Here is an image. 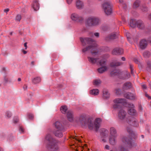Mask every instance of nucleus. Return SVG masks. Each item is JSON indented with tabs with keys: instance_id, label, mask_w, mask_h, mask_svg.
Here are the masks:
<instances>
[{
	"instance_id": "aec40b11",
	"label": "nucleus",
	"mask_w": 151,
	"mask_h": 151,
	"mask_svg": "<svg viewBox=\"0 0 151 151\" xmlns=\"http://www.w3.org/2000/svg\"><path fill=\"white\" fill-rule=\"evenodd\" d=\"M116 136H112L110 135V136L109 137V140L110 143L111 144L114 145L115 143V137Z\"/></svg>"
},
{
	"instance_id": "4d7b16f0",
	"label": "nucleus",
	"mask_w": 151,
	"mask_h": 151,
	"mask_svg": "<svg viewBox=\"0 0 151 151\" xmlns=\"http://www.w3.org/2000/svg\"><path fill=\"white\" fill-rule=\"evenodd\" d=\"M105 148L106 149H109V146L108 145H106L105 146Z\"/></svg>"
},
{
	"instance_id": "412c9836",
	"label": "nucleus",
	"mask_w": 151,
	"mask_h": 151,
	"mask_svg": "<svg viewBox=\"0 0 151 151\" xmlns=\"http://www.w3.org/2000/svg\"><path fill=\"white\" fill-rule=\"evenodd\" d=\"M88 61L92 63H95L97 61V59L91 57H88Z\"/></svg>"
},
{
	"instance_id": "f3484780",
	"label": "nucleus",
	"mask_w": 151,
	"mask_h": 151,
	"mask_svg": "<svg viewBox=\"0 0 151 151\" xmlns=\"http://www.w3.org/2000/svg\"><path fill=\"white\" fill-rule=\"evenodd\" d=\"M76 6L78 9H82L83 6V3L82 1L79 0H78L76 1Z\"/></svg>"
},
{
	"instance_id": "1a4fd4ad",
	"label": "nucleus",
	"mask_w": 151,
	"mask_h": 151,
	"mask_svg": "<svg viewBox=\"0 0 151 151\" xmlns=\"http://www.w3.org/2000/svg\"><path fill=\"white\" fill-rule=\"evenodd\" d=\"M70 17L72 20L77 22H80L83 19V17L79 16L78 14L75 13L72 14Z\"/></svg>"
},
{
	"instance_id": "69168bd1",
	"label": "nucleus",
	"mask_w": 151,
	"mask_h": 151,
	"mask_svg": "<svg viewBox=\"0 0 151 151\" xmlns=\"http://www.w3.org/2000/svg\"><path fill=\"white\" fill-rule=\"evenodd\" d=\"M102 141L103 142H106V140L105 139H102Z\"/></svg>"
},
{
	"instance_id": "423d86ee",
	"label": "nucleus",
	"mask_w": 151,
	"mask_h": 151,
	"mask_svg": "<svg viewBox=\"0 0 151 151\" xmlns=\"http://www.w3.org/2000/svg\"><path fill=\"white\" fill-rule=\"evenodd\" d=\"M45 139L48 142L49 144V147L52 149L57 150L58 149L57 145L56 143L55 140L53 139L51 137L50 134H48L45 137Z\"/></svg>"
},
{
	"instance_id": "bf43d9fd",
	"label": "nucleus",
	"mask_w": 151,
	"mask_h": 151,
	"mask_svg": "<svg viewBox=\"0 0 151 151\" xmlns=\"http://www.w3.org/2000/svg\"><path fill=\"white\" fill-rule=\"evenodd\" d=\"M22 52L24 54H26L27 53V52L24 50H22Z\"/></svg>"
},
{
	"instance_id": "ea45409f",
	"label": "nucleus",
	"mask_w": 151,
	"mask_h": 151,
	"mask_svg": "<svg viewBox=\"0 0 151 151\" xmlns=\"http://www.w3.org/2000/svg\"><path fill=\"white\" fill-rule=\"evenodd\" d=\"M141 10L143 12L146 11L147 10V8L145 6H143L141 8Z\"/></svg>"
},
{
	"instance_id": "6e6d98bb",
	"label": "nucleus",
	"mask_w": 151,
	"mask_h": 151,
	"mask_svg": "<svg viewBox=\"0 0 151 151\" xmlns=\"http://www.w3.org/2000/svg\"><path fill=\"white\" fill-rule=\"evenodd\" d=\"M145 96L148 97L149 99H151V97H150L148 96V95L147 94H145Z\"/></svg>"
},
{
	"instance_id": "79ce46f5",
	"label": "nucleus",
	"mask_w": 151,
	"mask_h": 151,
	"mask_svg": "<svg viewBox=\"0 0 151 151\" xmlns=\"http://www.w3.org/2000/svg\"><path fill=\"white\" fill-rule=\"evenodd\" d=\"M19 119L17 118H14V119L13 122L14 123H16L18 122Z\"/></svg>"
},
{
	"instance_id": "f03ea898",
	"label": "nucleus",
	"mask_w": 151,
	"mask_h": 151,
	"mask_svg": "<svg viewBox=\"0 0 151 151\" xmlns=\"http://www.w3.org/2000/svg\"><path fill=\"white\" fill-rule=\"evenodd\" d=\"M113 107L114 109L118 108L120 107V104H122L123 105L129 108L128 113L131 115H135L136 113V111L134 108L133 104H129L126 102L125 100L122 99H117L114 100Z\"/></svg>"
},
{
	"instance_id": "680f3d73",
	"label": "nucleus",
	"mask_w": 151,
	"mask_h": 151,
	"mask_svg": "<svg viewBox=\"0 0 151 151\" xmlns=\"http://www.w3.org/2000/svg\"><path fill=\"white\" fill-rule=\"evenodd\" d=\"M122 60L123 61H125V58L124 57H122Z\"/></svg>"
},
{
	"instance_id": "f704fd0d",
	"label": "nucleus",
	"mask_w": 151,
	"mask_h": 151,
	"mask_svg": "<svg viewBox=\"0 0 151 151\" xmlns=\"http://www.w3.org/2000/svg\"><path fill=\"white\" fill-rule=\"evenodd\" d=\"M21 19V16L20 15H17L16 17V20L20 21Z\"/></svg>"
},
{
	"instance_id": "338daca9",
	"label": "nucleus",
	"mask_w": 151,
	"mask_h": 151,
	"mask_svg": "<svg viewBox=\"0 0 151 151\" xmlns=\"http://www.w3.org/2000/svg\"><path fill=\"white\" fill-rule=\"evenodd\" d=\"M74 146H75V147H76V146L75 145H73L71 146V148H74Z\"/></svg>"
},
{
	"instance_id": "58836bf2",
	"label": "nucleus",
	"mask_w": 151,
	"mask_h": 151,
	"mask_svg": "<svg viewBox=\"0 0 151 151\" xmlns=\"http://www.w3.org/2000/svg\"><path fill=\"white\" fill-rule=\"evenodd\" d=\"M138 124L137 121L134 120V124L133 125L134 127H137L138 126Z\"/></svg>"
},
{
	"instance_id": "37998d69",
	"label": "nucleus",
	"mask_w": 151,
	"mask_h": 151,
	"mask_svg": "<svg viewBox=\"0 0 151 151\" xmlns=\"http://www.w3.org/2000/svg\"><path fill=\"white\" fill-rule=\"evenodd\" d=\"M120 90L119 89H116L115 90V92L117 95L119 94Z\"/></svg>"
},
{
	"instance_id": "20e7f679",
	"label": "nucleus",
	"mask_w": 151,
	"mask_h": 151,
	"mask_svg": "<svg viewBox=\"0 0 151 151\" xmlns=\"http://www.w3.org/2000/svg\"><path fill=\"white\" fill-rule=\"evenodd\" d=\"M100 22L99 19L94 17H88L86 21V24L89 26H94L98 25Z\"/></svg>"
},
{
	"instance_id": "6ab92c4d",
	"label": "nucleus",
	"mask_w": 151,
	"mask_h": 151,
	"mask_svg": "<svg viewBox=\"0 0 151 151\" xmlns=\"http://www.w3.org/2000/svg\"><path fill=\"white\" fill-rule=\"evenodd\" d=\"M131 83L129 82H127L124 84L123 87V89H127L131 88Z\"/></svg>"
},
{
	"instance_id": "0e129e2a",
	"label": "nucleus",
	"mask_w": 151,
	"mask_h": 151,
	"mask_svg": "<svg viewBox=\"0 0 151 151\" xmlns=\"http://www.w3.org/2000/svg\"><path fill=\"white\" fill-rule=\"evenodd\" d=\"M148 18L150 19H151V14L149 16Z\"/></svg>"
},
{
	"instance_id": "13d9d810",
	"label": "nucleus",
	"mask_w": 151,
	"mask_h": 151,
	"mask_svg": "<svg viewBox=\"0 0 151 151\" xmlns=\"http://www.w3.org/2000/svg\"><path fill=\"white\" fill-rule=\"evenodd\" d=\"M148 42L150 43L151 45V37L149 39Z\"/></svg>"
},
{
	"instance_id": "e433bc0d",
	"label": "nucleus",
	"mask_w": 151,
	"mask_h": 151,
	"mask_svg": "<svg viewBox=\"0 0 151 151\" xmlns=\"http://www.w3.org/2000/svg\"><path fill=\"white\" fill-rule=\"evenodd\" d=\"M73 138L76 140V141H77L78 142H81V140L79 139V138L75 136L74 137H73Z\"/></svg>"
},
{
	"instance_id": "603ef678",
	"label": "nucleus",
	"mask_w": 151,
	"mask_h": 151,
	"mask_svg": "<svg viewBox=\"0 0 151 151\" xmlns=\"http://www.w3.org/2000/svg\"><path fill=\"white\" fill-rule=\"evenodd\" d=\"M148 66L149 67H151V63L149 62L147 63Z\"/></svg>"
},
{
	"instance_id": "473e14b6",
	"label": "nucleus",
	"mask_w": 151,
	"mask_h": 151,
	"mask_svg": "<svg viewBox=\"0 0 151 151\" xmlns=\"http://www.w3.org/2000/svg\"><path fill=\"white\" fill-rule=\"evenodd\" d=\"M150 55V53L148 52H145L143 54V55L145 57H148Z\"/></svg>"
},
{
	"instance_id": "72a5a7b5",
	"label": "nucleus",
	"mask_w": 151,
	"mask_h": 151,
	"mask_svg": "<svg viewBox=\"0 0 151 151\" xmlns=\"http://www.w3.org/2000/svg\"><path fill=\"white\" fill-rule=\"evenodd\" d=\"M83 147L79 146L78 147L76 148L75 149V151H83Z\"/></svg>"
},
{
	"instance_id": "a878e982",
	"label": "nucleus",
	"mask_w": 151,
	"mask_h": 151,
	"mask_svg": "<svg viewBox=\"0 0 151 151\" xmlns=\"http://www.w3.org/2000/svg\"><path fill=\"white\" fill-rule=\"evenodd\" d=\"M99 93V91L98 89H93L90 91L91 93L94 95H98Z\"/></svg>"
},
{
	"instance_id": "49530a36",
	"label": "nucleus",
	"mask_w": 151,
	"mask_h": 151,
	"mask_svg": "<svg viewBox=\"0 0 151 151\" xmlns=\"http://www.w3.org/2000/svg\"><path fill=\"white\" fill-rule=\"evenodd\" d=\"M122 21L124 22V23H125L126 22V19H125V17H122Z\"/></svg>"
},
{
	"instance_id": "052dcab7",
	"label": "nucleus",
	"mask_w": 151,
	"mask_h": 151,
	"mask_svg": "<svg viewBox=\"0 0 151 151\" xmlns=\"http://www.w3.org/2000/svg\"><path fill=\"white\" fill-rule=\"evenodd\" d=\"M27 86L26 85H24V86H23V88L24 89H25L27 88Z\"/></svg>"
},
{
	"instance_id": "bb28decb",
	"label": "nucleus",
	"mask_w": 151,
	"mask_h": 151,
	"mask_svg": "<svg viewBox=\"0 0 151 151\" xmlns=\"http://www.w3.org/2000/svg\"><path fill=\"white\" fill-rule=\"evenodd\" d=\"M41 81V79L40 77H37L36 78H34L32 80V82L33 83H37Z\"/></svg>"
},
{
	"instance_id": "2eb2a0df",
	"label": "nucleus",
	"mask_w": 151,
	"mask_h": 151,
	"mask_svg": "<svg viewBox=\"0 0 151 151\" xmlns=\"http://www.w3.org/2000/svg\"><path fill=\"white\" fill-rule=\"evenodd\" d=\"M124 96L127 99H135V96L133 94L128 93H126L124 94Z\"/></svg>"
},
{
	"instance_id": "b1692460",
	"label": "nucleus",
	"mask_w": 151,
	"mask_h": 151,
	"mask_svg": "<svg viewBox=\"0 0 151 151\" xmlns=\"http://www.w3.org/2000/svg\"><path fill=\"white\" fill-rule=\"evenodd\" d=\"M103 97L105 98H107L109 96V94L106 90H104L103 91Z\"/></svg>"
},
{
	"instance_id": "de8ad7c7",
	"label": "nucleus",
	"mask_w": 151,
	"mask_h": 151,
	"mask_svg": "<svg viewBox=\"0 0 151 151\" xmlns=\"http://www.w3.org/2000/svg\"><path fill=\"white\" fill-rule=\"evenodd\" d=\"M142 86L143 89H146L147 86L145 84H143L142 85Z\"/></svg>"
},
{
	"instance_id": "a211bd4d",
	"label": "nucleus",
	"mask_w": 151,
	"mask_h": 151,
	"mask_svg": "<svg viewBox=\"0 0 151 151\" xmlns=\"http://www.w3.org/2000/svg\"><path fill=\"white\" fill-rule=\"evenodd\" d=\"M110 135L112 136H116V131L115 129L113 127H111L110 129Z\"/></svg>"
},
{
	"instance_id": "cd10ccee",
	"label": "nucleus",
	"mask_w": 151,
	"mask_h": 151,
	"mask_svg": "<svg viewBox=\"0 0 151 151\" xmlns=\"http://www.w3.org/2000/svg\"><path fill=\"white\" fill-rule=\"evenodd\" d=\"M122 63L119 62L114 63L112 62L111 64V66L112 67H114L115 66H118L122 65Z\"/></svg>"
},
{
	"instance_id": "e2e57ef3",
	"label": "nucleus",
	"mask_w": 151,
	"mask_h": 151,
	"mask_svg": "<svg viewBox=\"0 0 151 151\" xmlns=\"http://www.w3.org/2000/svg\"><path fill=\"white\" fill-rule=\"evenodd\" d=\"M123 2V0H119V2L122 4V2Z\"/></svg>"
},
{
	"instance_id": "c756f323",
	"label": "nucleus",
	"mask_w": 151,
	"mask_h": 151,
	"mask_svg": "<svg viewBox=\"0 0 151 151\" xmlns=\"http://www.w3.org/2000/svg\"><path fill=\"white\" fill-rule=\"evenodd\" d=\"M101 83V81L100 80L96 79L94 81L93 84L97 86L100 84Z\"/></svg>"
},
{
	"instance_id": "c03bdc74",
	"label": "nucleus",
	"mask_w": 151,
	"mask_h": 151,
	"mask_svg": "<svg viewBox=\"0 0 151 151\" xmlns=\"http://www.w3.org/2000/svg\"><path fill=\"white\" fill-rule=\"evenodd\" d=\"M28 116L29 118L30 119H32L33 117V115L31 114H28Z\"/></svg>"
},
{
	"instance_id": "3c124183",
	"label": "nucleus",
	"mask_w": 151,
	"mask_h": 151,
	"mask_svg": "<svg viewBox=\"0 0 151 151\" xmlns=\"http://www.w3.org/2000/svg\"><path fill=\"white\" fill-rule=\"evenodd\" d=\"M95 36L97 37H98L99 36V34L98 33H95L94 34Z\"/></svg>"
},
{
	"instance_id": "f257e3e1",
	"label": "nucleus",
	"mask_w": 151,
	"mask_h": 151,
	"mask_svg": "<svg viewBox=\"0 0 151 151\" xmlns=\"http://www.w3.org/2000/svg\"><path fill=\"white\" fill-rule=\"evenodd\" d=\"M80 40L83 45L86 44H91L87 47L83 49V52L90 50L91 54L93 55H96L99 54V51L96 48L97 44L93 40L88 38H81Z\"/></svg>"
},
{
	"instance_id": "c85d7f7f",
	"label": "nucleus",
	"mask_w": 151,
	"mask_h": 151,
	"mask_svg": "<svg viewBox=\"0 0 151 151\" xmlns=\"http://www.w3.org/2000/svg\"><path fill=\"white\" fill-rule=\"evenodd\" d=\"M139 0H137L134 3L133 5L134 8H136L138 7L139 5Z\"/></svg>"
},
{
	"instance_id": "a19ab883",
	"label": "nucleus",
	"mask_w": 151,
	"mask_h": 151,
	"mask_svg": "<svg viewBox=\"0 0 151 151\" xmlns=\"http://www.w3.org/2000/svg\"><path fill=\"white\" fill-rule=\"evenodd\" d=\"M126 36L127 37V39L129 41V39H130V35L129 33L127 32L126 34Z\"/></svg>"
},
{
	"instance_id": "864d4df0",
	"label": "nucleus",
	"mask_w": 151,
	"mask_h": 151,
	"mask_svg": "<svg viewBox=\"0 0 151 151\" xmlns=\"http://www.w3.org/2000/svg\"><path fill=\"white\" fill-rule=\"evenodd\" d=\"M27 42H25L24 43V47H25V49L26 50L27 49Z\"/></svg>"
},
{
	"instance_id": "2f4dec72",
	"label": "nucleus",
	"mask_w": 151,
	"mask_h": 151,
	"mask_svg": "<svg viewBox=\"0 0 151 151\" xmlns=\"http://www.w3.org/2000/svg\"><path fill=\"white\" fill-rule=\"evenodd\" d=\"M54 125L56 128L59 129L61 125V124L59 121H57L55 123Z\"/></svg>"
},
{
	"instance_id": "4c0bfd02",
	"label": "nucleus",
	"mask_w": 151,
	"mask_h": 151,
	"mask_svg": "<svg viewBox=\"0 0 151 151\" xmlns=\"http://www.w3.org/2000/svg\"><path fill=\"white\" fill-rule=\"evenodd\" d=\"M11 114L10 112L7 111L6 113V116L8 118H9L11 116Z\"/></svg>"
},
{
	"instance_id": "ddd939ff",
	"label": "nucleus",
	"mask_w": 151,
	"mask_h": 151,
	"mask_svg": "<svg viewBox=\"0 0 151 151\" xmlns=\"http://www.w3.org/2000/svg\"><path fill=\"white\" fill-rule=\"evenodd\" d=\"M123 141L125 144L128 147H130L132 145V142L131 140L127 138H124L123 139Z\"/></svg>"
},
{
	"instance_id": "774afa93",
	"label": "nucleus",
	"mask_w": 151,
	"mask_h": 151,
	"mask_svg": "<svg viewBox=\"0 0 151 151\" xmlns=\"http://www.w3.org/2000/svg\"><path fill=\"white\" fill-rule=\"evenodd\" d=\"M127 131H128V132L129 133H130L131 132L130 130H129V129H127Z\"/></svg>"
},
{
	"instance_id": "0eeeda50",
	"label": "nucleus",
	"mask_w": 151,
	"mask_h": 151,
	"mask_svg": "<svg viewBox=\"0 0 151 151\" xmlns=\"http://www.w3.org/2000/svg\"><path fill=\"white\" fill-rule=\"evenodd\" d=\"M129 25L132 27H134L137 26L138 28L141 29H143L144 27V24L142 21L138 20L136 21L135 20L133 19L130 20Z\"/></svg>"
},
{
	"instance_id": "dca6fc26",
	"label": "nucleus",
	"mask_w": 151,
	"mask_h": 151,
	"mask_svg": "<svg viewBox=\"0 0 151 151\" xmlns=\"http://www.w3.org/2000/svg\"><path fill=\"white\" fill-rule=\"evenodd\" d=\"M67 115L68 120L70 121H72L73 120V116L72 112L70 111H68Z\"/></svg>"
},
{
	"instance_id": "7c9ffc66",
	"label": "nucleus",
	"mask_w": 151,
	"mask_h": 151,
	"mask_svg": "<svg viewBox=\"0 0 151 151\" xmlns=\"http://www.w3.org/2000/svg\"><path fill=\"white\" fill-rule=\"evenodd\" d=\"M100 65L101 66H104L105 65V60L104 59L101 60L99 63Z\"/></svg>"
},
{
	"instance_id": "4468645a",
	"label": "nucleus",
	"mask_w": 151,
	"mask_h": 151,
	"mask_svg": "<svg viewBox=\"0 0 151 151\" xmlns=\"http://www.w3.org/2000/svg\"><path fill=\"white\" fill-rule=\"evenodd\" d=\"M32 7L34 10L35 11L38 10L39 8V4L37 1H34L32 4Z\"/></svg>"
},
{
	"instance_id": "9b49d317",
	"label": "nucleus",
	"mask_w": 151,
	"mask_h": 151,
	"mask_svg": "<svg viewBox=\"0 0 151 151\" xmlns=\"http://www.w3.org/2000/svg\"><path fill=\"white\" fill-rule=\"evenodd\" d=\"M147 45V42L145 40H142L140 41L139 44L140 48L142 49H145Z\"/></svg>"
},
{
	"instance_id": "9d476101",
	"label": "nucleus",
	"mask_w": 151,
	"mask_h": 151,
	"mask_svg": "<svg viewBox=\"0 0 151 151\" xmlns=\"http://www.w3.org/2000/svg\"><path fill=\"white\" fill-rule=\"evenodd\" d=\"M123 52V50L122 49L116 48L113 50L112 54L114 55H118L121 54Z\"/></svg>"
},
{
	"instance_id": "4be33fe9",
	"label": "nucleus",
	"mask_w": 151,
	"mask_h": 151,
	"mask_svg": "<svg viewBox=\"0 0 151 151\" xmlns=\"http://www.w3.org/2000/svg\"><path fill=\"white\" fill-rule=\"evenodd\" d=\"M117 37V35H116L115 33H113L109 36L108 37H107L106 39L107 40H109L110 39H113L116 38Z\"/></svg>"
},
{
	"instance_id": "7ed1b4c3",
	"label": "nucleus",
	"mask_w": 151,
	"mask_h": 151,
	"mask_svg": "<svg viewBox=\"0 0 151 151\" xmlns=\"http://www.w3.org/2000/svg\"><path fill=\"white\" fill-rule=\"evenodd\" d=\"M111 74L112 76H118L119 77L122 79H126L130 77V74L127 71L121 72L119 70H116L112 71Z\"/></svg>"
},
{
	"instance_id": "39448f33",
	"label": "nucleus",
	"mask_w": 151,
	"mask_h": 151,
	"mask_svg": "<svg viewBox=\"0 0 151 151\" xmlns=\"http://www.w3.org/2000/svg\"><path fill=\"white\" fill-rule=\"evenodd\" d=\"M101 122V120L100 119H97L95 120L94 124H93L91 120L90 119L88 120V123L86 124V125H88L89 129H94L96 131H97L100 127Z\"/></svg>"
},
{
	"instance_id": "5701e85b",
	"label": "nucleus",
	"mask_w": 151,
	"mask_h": 151,
	"mask_svg": "<svg viewBox=\"0 0 151 151\" xmlns=\"http://www.w3.org/2000/svg\"><path fill=\"white\" fill-rule=\"evenodd\" d=\"M107 69L106 66H102V67L99 68L98 70L99 73H101L106 71Z\"/></svg>"
},
{
	"instance_id": "8fccbe9b",
	"label": "nucleus",
	"mask_w": 151,
	"mask_h": 151,
	"mask_svg": "<svg viewBox=\"0 0 151 151\" xmlns=\"http://www.w3.org/2000/svg\"><path fill=\"white\" fill-rule=\"evenodd\" d=\"M9 11V9H4V12H5L7 13Z\"/></svg>"
},
{
	"instance_id": "5fc2aeb1",
	"label": "nucleus",
	"mask_w": 151,
	"mask_h": 151,
	"mask_svg": "<svg viewBox=\"0 0 151 151\" xmlns=\"http://www.w3.org/2000/svg\"><path fill=\"white\" fill-rule=\"evenodd\" d=\"M73 0H67V2L68 4H70Z\"/></svg>"
},
{
	"instance_id": "09e8293b",
	"label": "nucleus",
	"mask_w": 151,
	"mask_h": 151,
	"mask_svg": "<svg viewBox=\"0 0 151 151\" xmlns=\"http://www.w3.org/2000/svg\"><path fill=\"white\" fill-rule=\"evenodd\" d=\"M121 151H127L126 149H125L123 147H122L121 149Z\"/></svg>"
},
{
	"instance_id": "c9c22d12",
	"label": "nucleus",
	"mask_w": 151,
	"mask_h": 151,
	"mask_svg": "<svg viewBox=\"0 0 151 151\" xmlns=\"http://www.w3.org/2000/svg\"><path fill=\"white\" fill-rule=\"evenodd\" d=\"M55 135L56 136L59 137H61L63 136V134L61 133H59L58 132H56L55 133Z\"/></svg>"
},
{
	"instance_id": "a18cd8bd",
	"label": "nucleus",
	"mask_w": 151,
	"mask_h": 151,
	"mask_svg": "<svg viewBox=\"0 0 151 151\" xmlns=\"http://www.w3.org/2000/svg\"><path fill=\"white\" fill-rule=\"evenodd\" d=\"M19 130L21 132H24V129L22 127H20Z\"/></svg>"
},
{
	"instance_id": "6e6552de",
	"label": "nucleus",
	"mask_w": 151,
	"mask_h": 151,
	"mask_svg": "<svg viewBox=\"0 0 151 151\" xmlns=\"http://www.w3.org/2000/svg\"><path fill=\"white\" fill-rule=\"evenodd\" d=\"M102 6L106 14L108 15L111 14L112 11L111 6L109 3L105 2L103 4Z\"/></svg>"
},
{
	"instance_id": "f8f14e48",
	"label": "nucleus",
	"mask_w": 151,
	"mask_h": 151,
	"mask_svg": "<svg viewBox=\"0 0 151 151\" xmlns=\"http://www.w3.org/2000/svg\"><path fill=\"white\" fill-rule=\"evenodd\" d=\"M125 112L122 109H120L118 114L119 118L121 120L125 118Z\"/></svg>"
},
{
	"instance_id": "393cba45",
	"label": "nucleus",
	"mask_w": 151,
	"mask_h": 151,
	"mask_svg": "<svg viewBox=\"0 0 151 151\" xmlns=\"http://www.w3.org/2000/svg\"><path fill=\"white\" fill-rule=\"evenodd\" d=\"M60 110L61 112L63 114L66 113V111L67 110V108L65 106H62L60 108Z\"/></svg>"
}]
</instances>
